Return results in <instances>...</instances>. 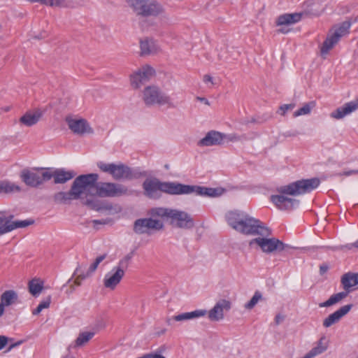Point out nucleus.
Listing matches in <instances>:
<instances>
[{"label": "nucleus", "instance_id": "39", "mask_svg": "<svg viewBox=\"0 0 358 358\" xmlns=\"http://www.w3.org/2000/svg\"><path fill=\"white\" fill-rule=\"evenodd\" d=\"M248 138L245 134L238 135L236 134H224V141L227 142H236L247 140Z\"/></svg>", "mask_w": 358, "mask_h": 358}, {"label": "nucleus", "instance_id": "40", "mask_svg": "<svg viewBox=\"0 0 358 358\" xmlns=\"http://www.w3.org/2000/svg\"><path fill=\"white\" fill-rule=\"evenodd\" d=\"M106 254H103L96 258L94 262L90 265V266L88 268L89 274H92L96 270L99 264L106 259Z\"/></svg>", "mask_w": 358, "mask_h": 358}, {"label": "nucleus", "instance_id": "49", "mask_svg": "<svg viewBox=\"0 0 358 358\" xmlns=\"http://www.w3.org/2000/svg\"><path fill=\"white\" fill-rule=\"evenodd\" d=\"M203 80L204 83H210L212 85H213V79L210 75H205L203 76Z\"/></svg>", "mask_w": 358, "mask_h": 358}, {"label": "nucleus", "instance_id": "60", "mask_svg": "<svg viewBox=\"0 0 358 358\" xmlns=\"http://www.w3.org/2000/svg\"><path fill=\"white\" fill-rule=\"evenodd\" d=\"M2 27H1V24H0V30L1 29Z\"/></svg>", "mask_w": 358, "mask_h": 358}, {"label": "nucleus", "instance_id": "17", "mask_svg": "<svg viewBox=\"0 0 358 358\" xmlns=\"http://www.w3.org/2000/svg\"><path fill=\"white\" fill-rule=\"evenodd\" d=\"M66 122L69 128L75 134L82 135L84 134H92L94 132L92 128L84 119L75 120L66 118Z\"/></svg>", "mask_w": 358, "mask_h": 358}, {"label": "nucleus", "instance_id": "36", "mask_svg": "<svg viewBox=\"0 0 358 358\" xmlns=\"http://www.w3.org/2000/svg\"><path fill=\"white\" fill-rule=\"evenodd\" d=\"M51 302V296H48L45 300L41 301L37 308L32 311L33 315H38L43 309L48 308L50 307Z\"/></svg>", "mask_w": 358, "mask_h": 358}, {"label": "nucleus", "instance_id": "58", "mask_svg": "<svg viewBox=\"0 0 358 358\" xmlns=\"http://www.w3.org/2000/svg\"><path fill=\"white\" fill-rule=\"evenodd\" d=\"M352 245H353L354 247H355V248H358V240H357L356 242H355V243L352 244Z\"/></svg>", "mask_w": 358, "mask_h": 358}, {"label": "nucleus", "instance_id": "16", "mask_svg": "<svg viewBox=\"0 0 358 358\" xmlns=\"http://www.w3.org/2000/svg\"><path fill=\"white\" fill-rule=\"evenodd\" d=\"M231 303L227 299L219 300L208 312V318L211 321H220L224 318V311L231 309Z\"/></svg>", "mask_w": 358, "mask_h": 358}, {"label": "nucleus", "instance_id": "5", "mask_svg": "<svg viewBox=\"0 0 358 358\" xmlns=\"http://www.w3.org/2000/svg\"><path fill=\"white\" fill-rule=\"evenodd\" d=\"M135 15L142 18H157L166 13L164 6L158 0H126Z\"/></svg>", "mask_w": 358, "mask_h": 358}, {"label": "nucleus", "instance_id": "13", "mask_svg": "<svg viewBox=\"0 0 358 358\" xmlns=\"http://www.w3.org/2000/svg\"><path fill=\"white\" fill-rule=\"evenodd\" d=\"M13 215L8 216H0V236L12 231L18 228H24L34 223L33 220H15L13 221Z\"/></svg>", "mask_w": 358, "mask_h": 358}, {"label": "nucleus", "instance_id": "3", "mask_svg": "<svg viewBox=\"0 0 358 358\" xmlns=\"http://www.w3.org/2000/svg\"><path fill=\"white\" fill-rule=\"evenodd\" d=\"M320 183L317 178L297 180L278 189L279 194L271 195V201L280 210H291L299 205L296 199L288 197V195L296 196L306 194L316 189Z\"/></svg>", "mask_w": 358, "mask_h": 358}, {"label": "nucleus", "instance_id": "41", "mask_svg": "<svg viewBox=\"0 0 358 358\" xmlns=\"http://www.w3.org/2000/svg\"><path fill=\"white\" fill-rule=\"evenodd\" d=\"M133 257V253L131 252L129 254H127L124 258H122L121 260H120L117 266L123 269L124 271L128 268L130 260Z\"/></svg>", "mask_w": 358, "mask_h": 358}, {"label": "nucleus", "instance_id": "52", "mask_svg": "<svg viewBox=\"0 0 358 358\" xmlns=\"http://www.w3.org/2000/svg\"><path fill=\"white\" fill-rule=\"evenodd\" d=\"M196 99L200 101L201 102H203L205 104L209 106L210 105V103L208 101V100L204 97H199V96H197L196 97Z\"/></svg>", "mask_w": 358, "mask_h": 358}, {"label": "nucleus", "instance_id": "26", "mask_svg": "<svg viewBox=\"0 0 358 358\" xmlns=\"http://www.w3.org/2000/svg\"><path fill=\"white\" fill-rule=\"evenodd\" d=\"M141 55H148L155 52L156 47L152 39L145 38L140 41Z\"/></svg>", "mask_w": 358, "mask_h": 358}, {"label": "nucleus", "instance_id": "22", "mask_svg": "<svg viewBox=\"0 0 358 358\" xmlns=\"http://www.w3.org/2000/svg\"><path fill=\"white\" fill-rule=\"evenodd\" d=\"M302 13H285L278 17L277 26L291 25L299 22L302 18Z\"/></svg>", "mask_w": 358, "mask_h": 358}, {"label": "nucleus", "instance_id": "57", "mask_svg": "<svg viewBox=\"0 0 358 358\" xmlns=\"http://www.w3.org/2000/svg\"><path fill=\"white\" fill-rule=\"evenodd\" d=\"M2 185H3V180L0 181V193H2Z\"/></svg>", "mask_w": 358, "mask_h": 358}, {"label": "nucleus", "instance_id": "50", "mask_svg": "<svg viewBox=\"0 0 358 358\" xmlns=\"http://www.w3.org/2000/svg\"><path fill=\"white\" fill-rule=\"evenodd\" d=\"M148 358H166L164 356L153 352V353H148Z\"/></svg>", "mask_w": 358, "mask_h": 358}, {"label": "nucleus", "instance_id": "11", "mask_svg": "<svg viewBox=\"0 0 358 358\" xmlns=\"http://www.w3.org/2000/svg\"><path fill=\"white\" fill-rule=\"evenodd\" d=\"M22 180L28 186L36 187L45 181L50 180L48 168H37L31 170L24 169L21 173Z\"/></svg>", "mask_w": 358, "mask_h": 358}, {"label": "nucleus", "instance_id": "20", "mask_svg": "<svg viewBox=\"0 0 358 358\" xmlns=\"http://www.w3.org/2000/svg\"><path fill=\"white\" fill-rule=\"evenodd\" d=\"M48 175L50 176V180L53 178L55 184H63L70 180L75 176L73 171H65L64 169H59L52 171L48 168Z\"/></svg>", "mask_w": 358, "mask_h": 358}, {"label": "nucleus", "instance_id": "59", "mask_svg": "<svg viewBox=\"0 0 358 358\" xmlns=\"http://www.w3.org/2000/svg\"><path fill=\"white\" fill-rule=\"evenodd\" d=\"M166 330H163V331H161V333L162 334H164Z\"/></svg>", "mask_w": 358, "mask_h": 358}, {"label": "nucleus", "instance_id": "8", "mask_svg": "<svg viewBox=\"0 0 358 358\" xmlns=\"http://www.w3.org/2000/svg\"><path fill=\"white\" fill-rule=\"evenodd\" d=\"M97 166L101 171L110 174L116 180H132L140 176V173L133 171L131 168L123 164H106L99 162L97 163Z\"/></svg>", "mask_w": 358, "mask_h": 358}, {"label": "nucleus", "instance_id": "32", "mask_svg": "<svg viewBox=\"0 0 358 358\" xmlns=\"http://www.w3.org/2000/svg\"><path fill=\"white\" fill-rule=\"evenodd\" d=\"M21 191V187L10 181L3 180L2 193L11 194L13 192H18Z\"/></svg>", "mask_w": 358, "mask_h": 358}, {"label": "nucleus", "instance_id": "24", "mask_svg": "<svg viewBox=\"0 0 358 358\" xmlns=\"http://www.w3.org/2000/svg\"><path fill=\"white\" fill-rule=\"evenodd\" d=\"M42 116V113L40 110H36L34 113H26L20 119V122L27 127H31L36 124Z\"/></svg>", "mask_w": 358, "mask_h": 358}, {"label": "nucleus", "instance_id": "33", "mask_svg": "<svg viewBox=\"0 0 358 358\" xmlns=\"http://www.w3.org/2000/svg\"><path fill=\"white\" fill-rule=\"evenodd\" d=\"M94 335V332H83L79 334L75 343L76 347H80L87 343Z\"/></svg>", "mask_w": 358, "mask_h": 358}, {"label": "nucleus", "instance_id": "29", "mask_svg": "<svg viewBox=\"0 0 358 358\" xmlns=\"http://www.w3.org/2000/svg\"><path fill=\"white\" fill-rule=\"evenodd\" d=\"M85 204L90 209L96 211L111 209V206H104L100 201L96 199H87Z\"/></svg>", "mask_w": 358, "mask_h": 358}, {"label": "nucleus", "instance_id": "27", "mask_svg": "<svg viewBox=\"0 0 358 358\" xmlns=\"http://www.w3.org/2000/svg\"><path fill=\"white\" fill-rule=\"evenodd\" d=\"M18 296L16 292L10 289L6 290L1 295V303L4 306H10L17 301Z\"/></svg>", "mask_w": 358, "mask_h": 358}, {"label": "nucleus", "instance_id": "10", "mask_svg": "<svg viewBox=\"0 0 358 358\" xmlns=\"http://www.w3.org/2000/svg\"><path fill=\"white\" fill-rule=\"evenodd\" d=\"M341 284L345 292L331 295L327 301L320 303V307H329L345 299L351 291L350 289L358 285V273L349 272L344 274L341 278Z\"/></svg>", "mask_w": 358, "mask_h": 358}, {"label": "nucleus", "instance_id": "23", "mask_svg": "<svg viewBox=\"0 0 358 358\" xmlns=\"http://www.w3.org/2000/svg\"><path fill=\"white\" fill-rule=\"evenodd\" d=\"M207 311L206 310H195L192 312L183 313L173 317V320L177 322H181L184 320H189L195 318L203 317L206 315Z\"/></svg>", "mask_w": 358, "mask_h": 358}, {"label": "nucleus", "instance_id": "38", "mask_svg": "<svg viewBox=\"0 0 358 358\" xmlns=\"http://www.w3.org/2000/svg\"><path fill=\"white\" fill-rule=\"evenodd\" d=\"M80 267L78 266L74 271L73 275H76V278L74 280V284L77 286H80L81 285V281L88 277H90L92 274H89V271H87L85 274L79 273Z\"/></svg>", "mask_w": 358, "mask_h": 358}, {"label": "nucleus", "instance_id": "14", "mask_svg": "<svg viewBox=\"0 0 358 358\" xmlns=\"http://www.w3.org/2000/svg\"><path fill=\"white\" fill-rule=\"evenodd\" d=\"M171 215V224L174 227L189 229L194 225L193 218L185 211L173 209Z\"/></svg>", "mask_w": 358, "mask_h": 358}, {"label": "nucleus", "instance_id": "45", "mask_svg": "<svg viewBox=\"0 0 358 358\" xmlns=\"http://www.w3.org/2000/svg\"><path fill=\"white\" fill-rule=\"evenodd\" d=\"M354 174H358V169L345 171H343V173H338V176H349L354 175Z\"/></svg>", "mask_w": 358, "mask_h": 358}, {"label": "nucleus", "instance_id": "46", "mask_svg": "<svg viewBox=\"0 0 358 358\" xmlns=\"http://www.w3.org/2000/svg\"><path fill=\"white\" fill-rule=\"evenodd\" d=\"M8 338L5 336H0V350L7 344Z\"/></svg>", "mask_w": 358, "mask_h": 358}, {"label": "nucleus", "instance_id": "15", "mask_svg": "<svg viewBox=\"0 0 358 358\" xmlns=\"http://www.w3.org/2000/svg\"><path fill=\"white\" fill-rule=\"evenodd\" d=\"M125 271L119 266H115L111 272L107 273L103 279L106 288L114 290L124 275Z\"/></svg>", "mask_w": 358, "mask_h": 358}, {"label": "nucleus", "instance_id": "1", "mask_svg": "<svg viewBox=\"0 0 358 358\" xmlns=\"http://www.w3.org/2000/svg\"><path fill=\"white\" fill-rule=\"evenodd\" d=\"M227 224L234 230L246 235H258L252 239L249 245H257L266 254H275L282 251H288L292 248L279 239L272 237L271 230L260 220H257L243 211L232 210L225 215Z\"/></svg>", "mask_w": 358, "mask_h": 358}, {"label": "nucleus", "instance_id": "25", "mask_svg": "<svg viewBox=\"0 0 358 358\" xmlns=\"http://www.w3.org/2000/svg\"><path fill=\"white\" fill-rule=\"evenodd\" d=\"M29 2H39L41 3L56 7H73L74 0H27Z\"/></svg>", "mask_w": 358, "mask_h": 358}, {"label": "nucleus", "instance_id": "37", "mask_svg": "<svg viewBox=\"0 0 358 358\" xmlns=\"http://www.w3.org/2000/svg\"><path fill=\"white\" fill-rule=\"evenodd\" d=\"M262 294L257 291L252 299L245 304V308L248 310H251L253 308L255 305L258 303V301L262 299Z\"/></svg>", "mask_w": 358, "mask_h": 358}, {"label": "nucleus", "instance_id": "21", "mask_svg": "<svg viewBox=\"0 0 358 358\" xmlns=\"http://www.w3.org/2000/svg\"><path fill=\"white\" fill-rule=\"evenodd\" d=\"M352 304H348L342 306L338 310L329 315L323 321V326L324 327H329L333 324L337 323L344 315H345L351 310Z\"/></svg>", "mask_w": 358, "mask_h": 358}, {"label": "nucleus", "instance_id": "6", "mask_svg": "<svg viewBox=\"0 0 358 358\" xmlns=\"http://www.w3.org/2000/svg\"><path fill=\"white\" fill-rule=\"evenodd\" d=\"M141 98L145 105L149 107L164 105L169 107L173 106L170 96L156 85L145 87L141 92Z\"/></svg>", "mask_w": 358, "mask_h": 358}, {"label": "nucleus", "instance_id": "42", "mask_svg": "<svg viewBox=\"0 0 358 358\" xmlns=\"http://www.w3.org/2000/svg\"><path fill=\"white\" fill-rule=\"evenodd\" d=\"M315 347L321 350L322 353L325 352L328 348V341L327 340L326 337H321L320 340L316 343V345Z\"/></svg>", "mask_w": 358, "mask_h": 358}, {"label": "nucleus", "instance_id": "54", "mask_svg": "<svg viewBox=\"0 0 358 358\" xmlns=\"http://www.w3.org/2000/svg\"><path fill=\"white\" fill-rule=\"evenodd\" d=\"M93 222L94 224H106V220H93Z\"/></svg>", "mask_w": 358, "mask_h": 358}, {"label": "nucleus", "instance_id": "4", "mask_svg": "<svg viewBox=\"0 0 358 358\" xmlns=\"http://www.w3.org/2000/svg\"><path fill=\"white\" fill-rule=\"evenodd\" d=\"M99 178L97 173L80 175L74 180L69 192H59L55 194L53 200L57 203H66L69 201L78 199L85 189L92 186Z\"/></svg>", "mask_w": 358, "mask_h": 358}, {"label": "nucleus", "instance_id": "47", "mask_svg": "<svg viewBox=\"0 0 358 358\" xmlns=\"http://www.w3.org/2000/svg\"><path fill=\"white\" fill-rule=\"evenodd\" d=\"M24 343V341L22 340H20V341H18L11 345H10V346L8 347V350H7V352H9L12 349H13L14 348H16L19 345H20L21 344H22Z\"/></svg>", "mask_w": 358, "mask_h": 358}, {"label": "nucleus", "instance_id": "28", "mask_svg": "<svg viewBox=\"0 0 358 358\" xmlns=\"http://www.w3.org/2000/svg\"><path fill=\"white\" fill-rule=\"evenodd\" d=\"M29 292L34 296L40 294L43 288V282L39 279H32L28 284Z\"/></svg>", "mask_w": 358, "mask_h": 358}, {"label": "nucleus", "instance_id": "61", "mask_svg": "<svg viewBox=\"0 0 358 358\" xmlns=\"http://www.w3.org/2000/svg\"><path fill=\"white\" fill-rule=\"evenodd\" d=\"M356 358H358V357H356Z\"/></svg>", "mask_w": 358, "mask_h": 358}, {"label": "nucleus", "instance_id": "18", "mask_svg": "<svg viewBox=\"0 0 358 358\" xmlns=\"http://www.w3.org/2000/svg\"><path fill=\"white\" fill-rule=\"evenodd\" d=\"M224 141V134L217 131H208L204 138H201L198 145L199 146H213V145H220L223 143Z\"/></svg>", "mask_w": 358, "mask_h": 358}, {"label": "nucleus", "instance_id": "51", "mask_svg": "<svg viewBox=\"0 0 358 358\" xmlns=\"http://www.w3.org/2000/svg\"><path fill=\"white\" fill-rule=\"evenodd\" d=\"M329 269V267L327 265L323 264L320 266V272L321 275H323Z\"/></svg>", "mask_w": 358, "mask_h": 358}, {"label": "nucleus", "instance_id": "31", "mask_svg": "<svg viewBox=\"0 0 358 358\" xmlns=\"http://www.w3.org/2000/svg\"><path fill=\"white\" fill-rule=\"evenodd\" d=\"M173 209L164 208H155L150 210L152 217H171Z\"/></svg>", "mask_w": 358, "mask_h": 358}, {"label": "nucleus", "instance_id": "55", "mask_svg": "<svg viewBox=\"0 0 358 358\" xmlns=\"http://www.w3.org/2000/svg\"><path fill=\"white\" fill-rule=\"evenodd\" d=\"M4 306L0 303V317H1L4 313Z\"/></svg>", "mask_w": 358, "mask_h": 358}, {"label": "nucleus", "instance_id": "12", "mask_svg": "<svg viewBox=\"0 0 358 358\" xmlns=\"http://www.w3.org/2000/svg\"><path fill=\"white\" fill-rule=\"evenodd\" d=\"M155 74V69L149 66L144 65L130 76V82L134 89H138L148 82Z\"/></svg>", "mask_w": 358, "mask_h": 358}, {"label": "nucleus", "instance_id": "30", "mask_svg": "<svg viewBox=\"0 0 358 358\" xmlns=\"http://www.w3.org/2000/svg\"><path fill=\"white\" fill-rule=\"evenodd\" d=\"M145 221V225L146 229L150 230H161L164 227V224L162 221L159 220H155L152 218H143Z\"/></svg>", "mask_w": 358, "mask_h": 358}, {"label": "nucleus", "instance_id": "43", "mask_svg": "<svg viewBox=\"0 0 358 358\" xmlns=\"http://www.w3.org/2000/svg\"><path fill=\"white\" fill-rule=\"evenodd\" d=\"M295 104L294 103H289V104H284L282 105L278 110V113L281 115H285L286 112L287 110H292L294 108Z\"/></svg>", "mask_w": 358, "mask_h": 358}, {"label": "nucleus", "instance_id": "9", "mask_svg": "<svg viewBox=\"0 0 358 358\" xmlns=\"http://www.w3.org/2000/svg\"><path fill=\"white\" fill-rule=\"evenodd\" d=\"M351 23L348 21H345L340 24L334 26L324 41L321 47V55L324 56L328 54L330 50L339 41L341 37L346 36L349 33Z\"/></svg>", "mask_w": 358, "mask_h": 358}, {"label": "nucleus", "instance_id": "44", "mask_svg": "<svg viewBox=\"0 0 358 358\" xmlns=\"http://www.w3.org/2000/svg\"><path fill=\"white\" fill-rule=\"evenodd\" d=\"M321 354H322L321 350H318L316 347H314L302 358H314Z\"/></svg>", "mask_w": 358, "mask_h": 358}, {"label": "nucleus", "instance_id": "56", "mask_svg": "<svg viewBox=\"0 0 358 358\" xmlns=\"http://www.w3.org/2000/svg\"><path fill=\"white\" fill-rule=\"evenodd\" d=\"M278 32H280V33H282V34H286V33H287V32H288V30H287V29H285L282 28V29H280L278 30Z\"/></svg>", "mask_w": 358, "mask_h": 358}, {"label": "nucleus", "instance_id": "7", "mask_svg": "<svg viewBox=\"0 0 358 358\" xmlns=\"http://www.w3.org/2000/svg\"><path fill=\"white\" fill-rule=\"evenodd\" d=\"M91 187L95 188L96 194L99 197H120L129 196L133 193V191L129 190L124 185L115 182H97L96 181Z\"/></svg>", "mask_w": 358, "mask_h": 358}, {"label": "nucleus", "instance_id": "35", "mask_svg": "<svg viewBox=\"0 0 358 358\" xmlns=\"http://www.w3.org/2000/svg\"><path fill=\"white\" fill-rule=\"evenodd\" d=\"M144 219H138L134 224V231L138 234H148L149 231L146 229Z\"/></svg>", "mask_w": 358, "mask_h": 358}, {"label": "nucleus", "instance_id": "2", "mask_svg": "<svg viewBox=\"0 0 358 358\" xmlns=\"http://www.w3.org/2000/svg\"><path fill=\"white\" fill-rule=\"evenodd\" d=\"M143 194L150 199H159L161 193L169 194H189L215 197L221 195L223 189L197 185H183L175 182H162L157 178H146L143 182Z\"/></svg>", "mask_w": 358, "mask_h": 358}, {"label": "nucleus", "instance_id": "48", "mask_svg": "<svg viewBox=\"0 0 358 358\" xmlns=\"http://www.w3.org/2000/svg\"><path fill=\"white\" fill-rule=\"evenodd\" d=\"M285 320V316L278 314L275 317V322L277 325L280 324Z\"/></svg>", "mask_w": 358, "mask_h": 358}, {"label": "nucleus", "instance_id": "53", "mask_svg": "<svg viewBox=\"0 0 358 358\" xmlns=\"http://www.w3.org/2000/svg\"><path fill=\"white\" fill-rule=\"evenodd\" d=\"M10 109V106L3 107L0 109V113H6L9 111Z\"/></svg>", "mask_w": 358, "mask_h": 358}, {"label": "nucleus", "instance_id": "19", "mask_svg": "<svg viewBox=\"0 0 358 358\" xmlns=\"http://www.w3.org/2000/svg\"><path fill=\"white\" fill-rule=\"evenodd\" d=\"M357 110H358V98L336 109L331 113V117L337 120L342 119Z\"/></svg>", "mask_w": 358, "mask_h": 358}, {"label": "nucleus", "instance_id": "34", "mask_svg": "<svg viewBox=\"0 0 358 358\" xmlns=\"http://www.w3.org/2000/svg\"><path fill=\"white\" fill-rule=\"evenodd\" d=\"M315 106V101H310L303 106L301 108L294 113V117L308 115L310 113L312 109Z\"/></svg>", "mask_w": 358, "mask_h": 358}]
</instances>
